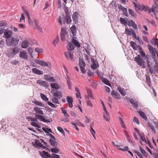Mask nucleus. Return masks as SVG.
<instances>
[{
  "mask_svg": "<svg viewBox=\"0 0 158 158\" xmlns=\"http://www.w3.org/2000/svg\"><path fill=\"white\" fill-rule=\"evenodd\" d=\"M65 13L66 14L65 17H64V15H62V17L60 16L58 19V22L60 23V24L62 25L63 24V21L64 24L65 23V22L67 24H70L71 21L72 20L70 17V13L69 12L68 9L67 8L65 10Z\"/></svg>",
  "mask_w": 158,
  "mask_h": 158,
  "instance_id": "1",
  "label": "nucleus"
},
{
  "mask_svg": "<svg viewBox=\"0 0 158 158\" xmlns=\"http://www.w3.org/2000/svg\"><path fill=\"white\" fill-rule=\"evenodd\" d=\"M19 39L18 37H12L10 39L7 40H6V44L8 46H15L19 43Z\"/></svg>",
  "mask_w": 158,
  "mask_h": 158,
  "instance_id": "2",
  "label": "nucleus"
},
{
  "mask_svg": "<svg viewBox=\"0 0 158 158\" xmlns=\"http://www.w3.org/2000/svg\"><path fill=\"white\" fill-rule=\"evenodd\" d=\"M148 49L151 54L152 58L155 62H157L156 58V54L157 51L156 48L152 47L151 45L148 44L147 45Z\"/></svg>",
  "mask_w": 158,
  "mask_h": 158,
  "instance_id": "3",
  "label": "nucleus"
},
{
  "mask_svg": "<svg viewBox=\"0 0 158 158\" xmlns=\"http://www.w3.org/2000/svg\"><path fill=\"white\" fill-rule=\"evenodd\" d=\"M79 65L82 73L85 74L86 71L85 69V66L86 65L85 62L83 59L82 57H80L79 59Z\"/></svg>",
  "mask_w": 158,
  "mask_h": 158,
  "instance_id": "4",
  "label": "nucleus"
},
{
  "mask_svg": "<svg viewBox=\"0 0 158 158\" xmlns=\"http://www.w3.org/2000/svg\"><path fill=\"white\" fill-rule=\"evenodd\" d=\"M34 62L36 64H39L41 66H47L48 67H50L51 66L50 62H45L42 60L35 59L34 60Z\"/></svg>",
  "mask_w": 158,
  "mask_h": 158,
  "instance_id": "5",
  "label": "nucleus"
},
{
  "mask_svg": "<svg viewBox=\"0 0 158 158\" xmlns=\"http://www.w3.org/2000/svg\"><path fill=\"white\" fill-rule=\"evenodd\" d=\"M35 118L37 122H38V120H39L40 121L45 123H49L50 122L49 119H47L44 118V116L39 114H35Z\"/></svg>",
  "mask_w": 158,
  "mask_h": 158,
  "instance_id": "6",
  "label": "nucleus"
},
{
  "mask_svg": "<svg viewBox=\"0 0 158 158\" xmlns=\"http://www.w3.org/2000/svg\"><path fill=\"white\" fill-rule=\"evenodd\" d=\"M19 52V50L17 47L10 48L7 52V55L8 56H10L12 55L14 56Z\"/></svg>",
  "mask_w": 158,
  "mask_h": 158,
  "instance_id": "7",
  "label": "nucleus"
},
{
  "mask_svg": "<svg viewBox=\"0 0 158 158\" xmlns=\"http://www.w3.org/2000/svg\"><path fill=\"white\" fill-rule=\"evenodd\" d=\"M135 61L140 66H142L143 68H145V66L143 64V62L141 58L140 57V56L139 55H138L137 56L135 57L134 58Z\"/></svg>",
  "mask_w": 158,
  "mask_h": 158,
  "instance_id": "8",
  "label": "nucleus"
},
{
  "mask_svg": "<svg viewBox=\"0 0 158 158\" xmlns=\"http://www.w3.org/2000/svg\"><path fill=\"white\" fill-rule=\"evenodd\" d=\"M67 32L66 29L64 27H62L61 28V31L60 33V38L61 41H65V36Z\"/></svg>",
  "mask_w": 158,
  "mask_h": 158,
  "instance_id": "9",
  "label": "nucleus"
},
{
  "mask_svg": "<svg viewBox=\"0 0 158 158\" xmlns=\"http://www.w3.org/2000/svg\"><path fill=\"white\" fill-rule=\"evenodd\" d=\"M4 34L5 38L8 39L10 38L12 35L13 33L11 30L6 29L4 31Z\"/></svg>",
  "mask_w": 158,
  "mask_h": 158,
  "instance_id": "10",
  "label": "nucleus"
},
{
  "mask_svg": "<svg viewBox=\"0 0 158 158\" xmlns=\"http://www.w3.org/2000/svg\"><path fill=\"white\" fill-rule=\"evenodd\" d=\"M155 64L153 66L152 68V71L151 72V70H149V72L151 75L153 74H155L156 72L158 73V63L157 62H155Z\"/></svg>",
  "mask_w": 158,
  "mask_h": 158,
  "instance_id": "11",
  "label": "nucleus"
},
{
  "mask_svg": "<svg viewBox=\"0 0 158 158\" xmlns=\"http://www.w3.org/2000/svg\"><path fill=\"white\" fill-rule=\"evenodd\" d=\"M33 110L38 114L44 115V114L42 110V108L38 106L34 107Z\"/></svg>",
  "mask_w": 158,
  "mask_h": 158,
  "instance_id": "12",
  "label": "nucleus"
},
{
  "mask_svg": "<svg viewBox=\"0 0 158 158\" xmlns=\"http://www.w3.org/2000/svg\"><path fill=\"white\" fill-rule=\"evenodd\" d=\"M66 99L67 102L69 104V107L72 108L73 106V98L70 96H68L67 97Z\"/></svg>",
  "mask_w": 158,
  "mask_h": 158,
  "instance_id": "13",
  "label": "nucleus"
},
{
  "mask_svg": "<svg viewBox=\"0 0 158 158\" xmlns=\"http://www.w3.org/2000/svg\"><path fill=\"white\" fill-rule=\"evenodd\" d=\"M36 82L40 85L46 88H48L49 87V85L44 81L39 80L37 81Z\"/></svg>",
  "mask_w": 158,
  "mask_h": 158,
  "instance_id": "14",
  "label": "nucleus"
},
{
  "mask_svg": "<svg viewBox=\"0 0 158 158\" xmlns=\"http://www.w3.org/2000/svg\"><path fill=\"white\" fill-rule=\"evenodd\" d=\"M64 54L67 59H68L69 57L71 60H73V52L69 51L68 53L66 52H64Z\"/></svg>",
  "mask_w": 158,
  "mask_h": 158,
  "instance_id": "15",
  "label": "nucleus"
},
{
  "mask_svg": "<svg viewBox=\"0 0 158 158\" xmlns=\"http://www.w3.org/2000/svg\"><path fill=\"white\" fill-rule=\"evenodd\" d=\"M53 95L54 97H56L58 99H60L62 97V93L60 91H56L53 93Z\"/></svg>",
  "mask_w": 158,
  "mask_h": 158,
  "instance_id": "16",
  "label": "nucleus"
},
{
  "mask_svg": "<svg viewBox=\"0 0 158 158\" xmlns=\"http://www.w3.org/2000/svg\"><path fill=\"white\" fill-rule=\"evenodd\" d=\"M111 95L112 96L117 99H120V95L117 91H115L114 90H112L111 92Z\"/></svg>",
  "mask_w": 158,
  "mask_h": 158,
  "instance_id": "17",
  "label": "nucleus"
},
{
  "mask_svg": "<svg viewBox=\"0 0 158 158\" xmlns=\"http://www.w3.org/2000/svg\"><path fill=\"white\" fill-rule=\"evenodd\" d=\"M19 57L24 59H27L28 56L27 53L24 51H20L19 54Z\"/></svg>",
  "mask_w": 158,
  "mask_h": 158,
  "instance_id": "18",
  "label": "nucleus"
},
{
  "mask_svg": "<svg viewBox=\"0 0 158 158\" xmlns=\"http://www.w3.org/2000/svg\"><path fill=\"white\" fill-rule=\"evenodd\" d=\"M91 60L93 63L91 65V68L93 69H96L98 67L97 65V63H98L97 61L96 60L92 58H91Z\"/></svg>",
  "mask_w": 158,
  "mask_h": 158,
  "instance_id": "19",
  "label": "nucleus"
},
{
  "mask_svg": "<svg viewBox=\"0 0 158 158\" xmlns=\"http://www.w3.org/2000/svg\"><path fill=\"white\" fill-rule=\"evenodd\" d=\"M130 45L135 50H137L138 49H139V46H140L139 45H137L136 43L133 41H131Z\"/></svg>",
  "mask_w": 158,
  "mask_h": 158,
  "instance_id": "20",
  "label": "nucleus"
},
{
  "mask_svg": "<svg viewBox=\"0 0 158 158\" xmlns=\"http://www.w3.org/2000/svg\"><path fill=\"white\" fill-rule=\"evenodd\" d=\"M32 72L35 74L38 75H42L43 73V72L42 71L40 70L35 68L32 69Z\"/></svg>",
  "mask_w": 158,
  "mask_h": 158,
  "instance_id": "21",
  "label": "nucleus"
},
{
  "mask_svg": "<svg viewBox=\"0 0 158 158\" xmlns=\"http://www.w3.org/2000/svg\"><path fill=\"white\" fill-rule=\"evenodd\" d=\"M71 31L73 36L76 35V33L77 32V29L76 26L73 25L70 28Z\"/></svg>",
  "mask_w": 158,
  "mask_h": 158,
  "instance_id": "22",
  "label": "nucleus"
},
{
  "mask_svg": "<svg viewBox=\"0 0 158 158\" xmlns=\"http://www.w3.org/2000/svg\"><path fill=\"white\" fill-rule=\"evenodd\" d=\"M117 89L119 92L123 96H124L126 95V93L123 89L120 86L117 87Z\"/></svg>",
  "mask_w": 158,
  "mask_h": 158,
  "instance_id": "23",
  "label": "nucleus"
},
{
  "mask_svg": "<svg viewBox=\"0 0 158 158\" xmlns=\"http://www.w3.org/2000/svg\"><path fill=\"white\" fill-rule=\"evenodd\" d=\"M77 15L78 13L75 11L73 13L72 16L73 21L75 22L76 24H77V23L78 22Z\"/></svg>",
  "mask_w": 158,
  "mask_h": 158,
  "instance_id": "24",
  "label": "nucleus"
},
{
  "mask_svg": "<svg viewBox=\"0 0 158 158\" xmlns=\"http://www.w3.org/2000/svg\"><path fill=\"white\" fill-rule=\"evenodd\" d=\"M75 38H77L76 37H72V42L73 44L76 47L79 48L80 47V43L78 42L77 40H76L75 39Z\"/></svg>",
  "mask_w": 158,
  "mask_h": 158,
  "instance_id": "25",
  "label": "nucleus"
},
{
  "mask_svg": "<svg viewBox=\"0 0 158 158\" xmlns=\"http://www.w3.org/2000/svg\"><path fill=\"white\" fill-rule=\"evenodd\" d=\"M130 103L132 105L136 108L138 107L139 106L138 102L134 100L133 99L131 98L130 100Z\"/></svg>",
  "mask_w": 158,
  "mask_h": 158,
  "instance_id": "26",
  "label": "nucleus"
},
{
  "mask_svg": "<svg viewBox=\"0 0 158 158\" xmlns=\"http://www.w3.org/2000/svg\"><path fill=\"white\" fill-rule=\"evenodd\" d=\"M67 49L69 51H72L74 49V46L71 43L69 42L67 46Z\"/></svg>",
  "mask_w": 158,
  "mask_h": 158,
  "instance_id": "27",
  "label": "nucleus"
},
{
  "mask_svg": "<svg viewBox=\"0 0 158 158\" xmlns=\"http://www.w3.org/2000/svg\"><path fill=\"white\" fill-rule=\"evenodd\" d=\"M49 142L52 146L55 147H57V142L56 141V140H52V139H50L49 140Z\"/></svg>",
  "mask_w": 158,
  "mask_h": 158,
  "instance_id": "28",
  "label": "nucleus"
},
{
  "mask_svg": "<svg viewBox=\"0 0 158 158\" xmlns=\"http://www.w3.org/2000/svg\"><path fill=\"white\" fill-rule=\"evenodd\" d=\"M50 86L52 88L55 89L56 90H58L60 88V86L56 83H51Z\"/></svg>",
  "mask_w": 158,
  "mask_h": 158,
  "instance_id": "29",
  "label": "nucleus"
},
{
  "mask_svg": "<svg viewBox=\"0 0 158 158\" xmlns=\"http://www.w3.org/2000/svg\"><path fill=\"white\" fill-rule=\"evenodd\" d=\"M139 114L140 116L143 118L145 121H147L148 118L144 112L139 111Z\"/></svg>",
  "mask_w": 158,
  "mask_h": 158,
  "instance_id": "30",
  "label": "nucleus"
},
{
  "mask_svg": "<svg viewBox=\"0 0 158 158\" xmlns=\"http://www.w3.org/2000/svg\"><path fill=\"white\" fill-rule=\"evenodd\" d=\"M152 44L156 45L158 47V39L157 38H153L151 41Z\"/></svg>",
  "mask_w": 158,
  "mask_h": 158,
  "instance_id": "31",
  "label": "nucleus"
},
{
  "mask_svg": "<svg viewBox=\"0 0 158 158\" xmlns=\"http://www.w3.org/2000/svg\"><path fill=\"white\" fill-rule=\"evenodd\" d=\"M147 60L146 61L147 63V64L148 67L149 69V70H151V72L152 71V68L151 67L152 64L151 63L150 61L148 60V58L147 57Z\"/></svg>",
  "mask_w": 158,
  "mask_h": 158,
  "instance_id": "32",
  "label": "nucleus"
},
{
  "mask_svg": "<svg viewBox=\"0 0 158 158\" xmlns=\"http://www.w3.org/2000/svg\"><path fill=\"white\" fill-rule=\"evenodd\" d=\"M146 81L147 85L149 86H150L151 84V81L150 77L148 75H146Z\"/></svg>",
  "mask_w": 158,
  "mask_h": 158,
  "instance_id": "33",
  "label": "nucleus"
},
{
  "mask_svg": "<svg viewBox=\"0 0 158 158\" xmlns=\"http://www.w3.org/2000/svg\"><path fill=\"white\" fill-rule=\"evenodd\" d=\"M34 22L36 26V28L39 30L40 31H42V29L40 28V26L39 25V23L38 21L36 19H34Z\"/></svg>",
  "mask_w": 158,
  "mask_h": 158,
  "instance_id": "34",
  "label": "nucleus"
},
{
  "mask_svg": "<svg viewBox=\"0 0 158 158\" xmlns=\"http://www.w3.org/2000/svg\"><path fill=\"white\" fill-rule=\"evenodd\" d=\"M28 43L27 41H23L21 45L22 48H26L28 46Z\"/></svg>",
  "mask_w": 158,
  "mask_h": 158,
  "instance_id": "35",
  "label": "nucleus"
},
{
  "mask_svg": "<svg viewBox=\"0 0 158 158\" xmlns=\"http://www.w3.org/2000/svg\"><path fill=\"white\" fill-rule=\"evenodd\" d=\"M75 89L77 93L76 94V96L77 98H79L80 99L81 98V93L80 92V90L77 87H75Z\"/></svg>",
  "mask_w": 158,
  "mask_h": 158,
  "instance_id": "36",
  "label": "nucleus"
},
{
  "mask_svg": "<svg viewBox=\"0 0 158 158\" xmlns=\"http://www.w3.org/2000/svg\"><path fill=\"white\" fill-rule=\"evenodd\" d=\"M102 81L106 85H110L109 81L106 78L102 77L101 78Z\"/></svg>",
  "mask_w": 158,
  "mask_h": 158,
  "instance_id": "37",
  "label": "nucleus"
},
{
  "mask_svg": "<svg viewBox=\"0 0 158 158\" xmlns=\"http://www.w3.org/2000/svg\"><path fill=\"white\" fill-rule=\"evenodd\" d=\"M33 103L35 104L36 105L44 107V105L42 102L39 101H34L33 102Z\"/></svg>",
  "mask_w": 158,
  "mask_h": 158,
  "instance_id": "38",
  "label": "nucleus"
},
{
  "mask_svg": "<svg viewBox=\"0 0 158 158\" xmlns=\"http://www.w3.org/2000/svg\"><path fill=\"white\" fill-rule=\"evenodd\" d=\"M139 48V51L140 54L143 57L146 56V55L145 52L143 51L142 49L140 46H138Z\"/></svg>",
  "mask_w": 158,
  "mask_h": 158,
  "instance_id": "39",
  "label": "nucleus"
},
{
  "mask_svg": "<svg viewBox=\"0 0 158 158\" xmlns=\"http://www.w3.org/2000/svg\"><path fill=\"white\" fill-rule=\"evenodd\" d=\"M103 117L106 121H109L110 119V116L108 112L103 114Z\"/></svg>",
  "mask_w": 158,
  "mask_h": 158,
  "instance_id": "40",
  "label": "nucleus"
},
{
  "mask_svg": "<svg viewBox=\"0 0 158 158\" xmlns=\"http://www.w3.org/2000/svg\"><path fill=\"white\" fill-rule=\"evenodd\" d=\"M61 110L62 111V113L64 114V115L65 117H69V115L68 114L66 110H65L64 108L62 107L61 108Z\"/></svg>",
  "mask_w": 158,
  "mask_h": 158,
  "instance_id": "41",
  "label": "nucleus"
},
{
  "mask_svg": "<svg viewBox=\"0 0 158 158\" xmlns=\"http://www.w3.org/2000/svg\"><path fill=\"white\" fill-rule=\"evenodd\" d=\"M40 96L42 99L44 101H45L46 102L48 101V98L45 94L41 93L40 94Z\"/></svg>",
  "mask_w": 158,
  "mask_h": 158,
  "instance_id": "42",
  "label": "nucleus"
},
{
  "mask_svg": "<svg viewBox=\"0 0 158 158\" xmlns=\"http://www.w3.org/2000/svg\"><path fill=\"white\" fill-rule=\"evenodd\" d=\"M132 30H133V29L131 28H130V30L128 29L127 28H126L125 29V32L127 34H128V35H132Z\"/></svg>",
  "mask_w": 158,
  "mask_h": 158,
  "instance_id": "43",
  "label": "nucleus"
},
{
  "mask_svg": "<svg viewBox=\"0 0 158 158\" xmlns=\"http://www.w3.org/2000/svg\"><path fill=\"white\" fill-rule=\"evenodd\" d=\"M140 150L143 154V155L144 156H147V152H146V151L143 148H142L141 147H139Z\"/></svg>",
  "mask_w": 158,
  "mask_h": 158,
  "instance_id": "44",
  "label": "nucleus"
},
{
  "mask_svg": "<svg viewBox=\"0 0 158 158\" xmlns=\"http://www.w3.org/2000/svg\"><path fill=\"white\" fill-rule=\"evenodd\" d=\"M42 129L46 133H48L49 132L52 133L51 129L50 128H48L43 127L42 128Z\"/></svg>",
  "mask_w": 158,
  "mask_h": 158,
  "instance_id": "45",
  "label": "nucleus"
},
{
  "mask_svg": "<svg viewBox=\"0 0 158 158\" xmlns=\"http://www.w3.org/2000/svg\"><path fill=\"white\" fill-rule=\"evenodd\" d=\"M51 150L52 152L55 153H58L59 151V149L56 147L55 148H51Z\"/></svg>",
  "mask_w": 158,
  "mask_h": 158,
  "instance_id": "46",
  "label": "nucleus"
},
{
  "mask_svg": "<svg viewBox=\"0 0 158 158\" xmlns=\"http://www.w3.org/2000/svg\"><path fill=\"white\" fill-rule=\"evenodd\" d=\"M32 122L31 123V125L34 127H37L38 128H40V125L37 123L35 122Z\"/></svg>",
  "mask_w": 158,
  "mask_h": 158,
  "instance_id": "47",
  "label": "nucleus"
},
{
  "mask_svg": "<svg viewBox=\"0 0 158 158\" xmlns=\"http://www.w3.org/2000/svg\"><path fill=\"white\" fill-rule=\"evenodd\" d=\"M85 100L87 104L90 106H93V104L89 100V97H87L85 98Z\"/></svg>",
  "mask_w": 158,
  "mask_h": 158,
  "instance_id": "48",
  "label": "nucleus"
},
{
  "mask_svg": "<svg viewBox=\"0 0 158 158\" xmlns=\"http://www.w3.org/2000/svg\"><path fill=\"white\" fill-rule=\"evenodd\" d=\"M67 81L68 85V86L69 89H71L72 87H71V83L70 81L69 80V77H68L67 79Z\"/></svg>",
  "mask_w": 158,
  "mask_h": 158,
  "instance_id": "49",
  "label": "nucleus"
},
{
  "mask_svg": "<svg viewBox=\"0 0 158 158\" xmlns=\"http://www.w3.org/2000/svg\"><path fill=\"white\" fill-rule=\"evenodd\" d=\"M120 21L121 23L123 24L124 25H126L127 23L126 20L124 19L122 17L120 18Z\"/></svg>",
  "mask_w": 158,
  "mask_h": 158,
  "instance_id": "50",
  "label": "nucleus"
},
{
  "mask_svg": "<svg viewBox=\"0 0 158 158\" xmlns=\"http://www.w3.org/2000/svg\"><path fill=\"white\" fill-rule=\"evenodd\" d=\"M58 130L64 136H65V133L63 129L60 127H57Z\"/></svg>",
  "mask_w": 158,
  "mask_h": 158,
  "instance_id": "51",
  "label": "nucleus"
},
{
  "mask_svg": "<svg viewBox=\"0 0 158 158\" xmlns=\"http://www.w3.org/2000/svg\"><path fill=\"white\" fill-rule=\"evenodd\" d=\"M35 143L36 145L40 148L41 147H43V144L40 143V142L39 140H36L35 141Z\"/></svg>",
  "mask_w": 158,
  "mask_h": 158,
  "instance_id": "52",
  "label": "nucleus"
},
{
  "mask_svg": "<svg viewBox=\"0 0 158 158\" xmlns=\"http://www.w3.org/2000/svg\"><path fill=\"white\" fill-rule=\"evenodd\" d=\"M139 135L140 136V139L143 141H146V139L144 136V134L143 133H140Z\"/></svg>",
  "mask_w": 158,
  "mask_h": 158,
  "instance_id": "53",
  "label": "nucleus"
},
{
  "mask_svg": "<svg viewBox=\"0 0 158 158\" xmlns=\"http://www.w3.org/2000/svg\"><path fill=\"white\" fill-rule=\"evenodd\" d=\"M90 132L92 134V135H93V137L94 138V139H95V137L94 136V135L95 134V131L93 129V128L90 127Z\"/></svg>",
  "mask_w": 158,
  "mask_h": 158,
  "instance_id": "54",
  "label": "nucleus"
},
{
  "mask_svg": "<svg viewBox=\"0 0 158 158\" xmlns=\"http://www.w3.org/2000/svg\"><path fill=\"white\" fill-rule=\"evenodd\" d=\"M47 81L51 82H55L56 80L53 77H50L47 79Z\"/></svg>",
  "mask_w": 158,
  "mask_h": 158,
  "instance_id": "55",
  "label": "nucleus"
},
{
  "mask_svg": "<svg viewBox=\"0 0 158 158\" xmlns=\"http://www.w3.org/2000/svg\"><path fill=\"white\" fill-rule=\"evenodd\" d=\"M58 40V38L57 37H56L54 40L53 43L55 46H56V44H57Z\"/></svg>",
  "mask_w": 158,
  "mask_h": 158,
  "instance_id": "56",
  "label": "nucleus"
},
{
  "mask_svg": "<svg viewBox=\"0 0 158 158\" xmlns=\"http://www.w3.org/2000/svg\"><path fill=\"white\" fill-rule=\"evenodd\" d=\"M43 152L47 156L50 158H52V156H51L49 154L48 152L44 151H43Z\"/></svg>",
  "mask_w": 158,
  "mask_h": 158,
  "instance_id": "57",
  "label": "nucleus"
},
{
  "mask_svg": "<svg viewBox=\"0 0 158 158\" xmlns=\"http://www.w3.org/2000/svg\"><path fill=\"white\" fill-rule=\"evenodd\" d=\"M129 14L131 15L132 16L135 17V13L131 9H129Z\"/></svg>",
  "mask_w": 158,
  "mask_h": 158,
  "instance_id": "58",
  "label": "nucleus"
},
{
  "mask_svg": "<svg viewBox=\"0 0 158 158\" xmlns=\"http://www.w3.org/2000/svg\"><path fill=\"white\" fill-rule=\"evenodd\" d=\"M133 121L134 122H135L138 125L139 124V122L138 119L135 117H134L133 118Z\"/></svg>",
  "mask_w": 158,
  "mask_h": 158,
  "instance_id": "59",
  "label": "nucleus"
},
{
  "mask_svg": "<svg viewBox=\"0 0 158 158\" xmlns=\"http://www.w3.org/2000/svg\"><path fill=\"white\" fill-rule=\"evenodd\" d=\"M7 23L5 21H3L0 22V27L6 26Z\"/></svg>",
  "mask_w": 158,
  "mask_h": 158,
  "instance_id": "60",
  "label": "nucleus"
},
{
  "mask_svg": "<svg viewBox=\"0 0 158 158\" xmlns=\"http://www.w3.org/2000/svg\"><path fill=\"white\" fill-rule=\"evenodd\" d=\"M58 98H52V102L54 103L59 104V101Z\"/></svg>",
  "mask_w": 158,
  "mask_h": 158,
  "instance_id": "61",
  "label": "nucleus"
},
{
  "mask_svg": "<svg viewBox=\"0 0 158 158\" xmlns=\"http://www.w3.org/2000/svg\"><path fill=\"white\" fill-rule=\"evenodd\" d=\"M27 119H29L32 122H37L36 119H35V118H32V117L29 116L27 118Z\"/></svg>",
  "mask_w": 158,
  "mask_h": 158,
  "instance_id": "62",
  "label": "nucleus"
},
{
  "mask_svg": "<svg viewBox=\"0 0 158 158\" xmlns=\"http://www.w3.org/2000/svg\"><path fill=\"white\" fill-rule=\"evenodd\" d=\"M27 119H29L32 122H37L36 119H35V118H32V117L29 116L27 118Z\"/></svg>",
  "mask_w": 158,
  "mask_h": 158,
  "instance_id": "63",
  "label": "nucleus"
},
{
  "mask_svg": "<svg viewBox=\"0 0 158 158\" xmlns=\"http://www.w3.org/2000/svg\"><path fill=\"white\" fill-rule=\"evenodd\" d=\"M136 39L138 41L140 44H143V41L139 36L137 37V38Z\"/></svg>",
  "mask_w": 158,
  "mask_h": 158,
  "instance_id": "64",
  "label": "nucleus"
}]
</instances>
